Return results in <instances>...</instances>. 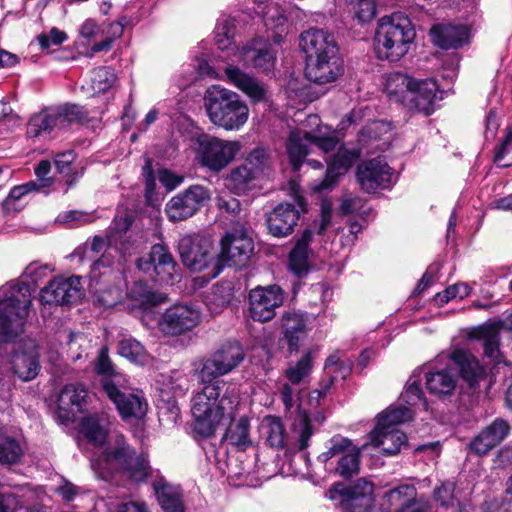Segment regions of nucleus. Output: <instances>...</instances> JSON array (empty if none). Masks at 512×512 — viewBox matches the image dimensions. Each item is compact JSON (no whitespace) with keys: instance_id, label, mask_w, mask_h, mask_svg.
I'll use <instances>...</instances> for the list:
<instances>
[{"instance_id":"obj_1","label":"nucleus","mask_w":512,"mask_h":512,"mask_svg":"<svg viewBox=\"0 0 512 512\" xmlns=\"http://www.w3.org/2000/svg\"><path fill=\"white\" fill-rule=\"evenodd\" d=\"M244 359L240 343L229 341L202 360L197 376L204 385L191 398L193 430L199 436H213L219 425L232 419L239 404L238 396L226 388L224 381L215 379L231 373Z\"/></svg>"},{"instance_id":"obj_2","label":"nucleus","mask_w":512,"mask_h":512,"mask_svg":"<svg viewBox=\"0 0 512 512\" xmlns=\"http://www.w3.org/2000/svg\"><path fill=\"white\" fill-rule=\"evenodd\" d=\"M444 359H450L460 369L463 379L473 387L484 375V369L479 361L465 348L455 347L448 353L438 355L435 364L415 369L406 383L402 394L404 401L411 405H422L427 410V401L424 397L421 384L423 378L427 390L436 397L450 396L457 386V375L448 367H438L437 364Z\"/></svg>"},{"instance_id":"obj_3","label":"nucleus","mask_w":512,"mask_h":512,"mask_svg":"<svg viewBox=\"0 0 512 512\" xmlns=\"http://www.w3.org/2000/svg\"><path fill=\"white\" fill-rule=\"evenodd\" d=\"M276 54V50L267 39L257 37L246 42L241 48L235 49L231 62L224 68L225 80L243 92L252 102L266 101L265 86L243 72L238 64L268 73L275 67Z\"/></svg>"},{"instance_id":"obj_4","label":"nucleus","mask_w":512,"mask_h":512,"mask_svg":"<svg viewBox=\"0 0 512 512\" xmlns=\"http://www.w3.org/2000/svg\"><path fill=\"white\" fill-rule=\"evenodd\" d=\"M299 47L305 55V76L309 81L325 85L344 73L338 46L329 32L310 28L300 34Z\"/></svg>"},{"instance_id":"obj_5","label":"nucleus","mask_w":512,"mask_h":512,"mask_svg":"<svg viewBox=\"0 0 512 512\" xmlns=\"http://www.w3.org/2000/svg\"><path fill=\"white\" fill-rule=\"evenodd\" d=\"M91 467L103 480L119 474L131 481L141 482L150 472L147 457L131 449L122 436L116 438L114 446L109 445L99 456L91 458Z\"/></svg>"},{"instance_id":"obj_6","label":"nucleus","mask_w":512,"mask_h":512,"mask_svg":"<svg viewBox=\"0 0 512 512\" xmlns=\"http://www.w3.org/2000/svg\"><path fill=\"white\" fill-rule=\"evenodd\" d=\"M340 138L338 132L330 126L323 125L318 115L311 114L301 124L290 131L286 151L294 170H298L306 155L308 147L314 144L324 153L333 151Z\"/></svg>"},{"instance_id":"obj_7","label":"nucleus","mask_w":512,"mask_h":512,"mask_svg":"<svg viewBox=\"0 0 512 512\" xmlns=\"http://www.w3.org/2000/svg\"><path fill=\"white\" fill-rule=\"evenodd\" d=\"M184 139L193 151L195 161L201 167L214 173L225 169L241 149L238 141L212 136L194 126L186 130Z\"/></svg>"},{"instance_id":"obj_8","label":"nucleus","mask_w":512,"mask_h":512,"mask_svg":"<svg viewBox=\"0 0 512 512\" xmlns=\"http://www.w3.org/2000/svg\"><path fill=\"white\" fill-rule=\"evenodd\" d=\"M204 106L212 124L225 131H239L249 119V107L240 96L221 85L210 86Z\"/></svg>"},{"instance_id":"obj_9","label":"nucleus","mask_w":512,"mask_h":512,"mask_svg":"<svg viewBox=\"0 0 512 512\" xmlns=\"http://www.w3.org/2000/svg\"><path fill=\"white\" fill-rule=\"evenodd\" d=\"M415 35L408 16L401 12L392 13L378 22L374 37L375 50L380 58L398 61L408 53Z\"/></svg>"},{"instance_id":"obj_10","label":"nucleus","mask_w":512,"mask_h":512,"mask_svg":"<svg viewBox=\"0 0 512 512\" xmlns=\"http://www.w3.org/2000/svg\"><path fill=\"white\" fill-rule=\"evenodd\" d=\"M31 302V289L26 283L0 287V344L11 341L22 331Z\"/></svg>"},{"instance_id":"obj_11","label":"nucleus","mask_w":512,"mask_h":512,"mask_svg":"<svg viewBox=\"0 0 512 512\" xmlns=\"http://www.w3.org/2000/svg\"><path fill=\"white\" fill-rule=\"evenodd\" d=\"M412 411L407 407H390L377 417L375 428L369 434V442L362 446L379 449L387 456L396 455L407 445V436L398 426L412 420Z\"/></svg>"},{"instance_id":"obj_12","label":"nucleus","mask_w":512,"mask_h":512,"mask_svg":"<svg viewBox=\"0 0 512 512\" xmlns=\"http://www.w3.org/2000/svg\"><path fill=\"white\" fill-rule=\"evenodd\" d=\"M87 116L86 111L77 104L65 103L42 110L33 115L28 123L27 134L39 137L62 130L74 123H79Z\"/></svg>"},{"instance_id":"obj_13","label":"nucleus","mask_w":512,"mask_h":512,"mask_svg":"<svg viewBox=\"0 0 512 512\" xmlns=\"http://www.w3.org/2000/svg\"><path fill=\"white\" fill-rule=\"evenodd\" d=\"M105 393L115 404L124 420L129 418L141 419L148 410V403L143 392L128 385L125 376H117L116 383H107Z\"/></svg>"},{"instance_id":"obj_14","label":"nucleus","mask_w":512,"mask_h":512,"mask_svg":"<svg viewBox=\"0 0 512 512\" xmlns=\"http://www.w3.org/2000/svg\"><path fill=\"white\" fill-rule=\"evenodd\" d=\"M374 486L365 479H359L354 484L345 486L337 483L326 493L332 501H338L343 512H370L373 504Z\"/></svg>"},{"instance_id":"obj_15","label":"nucleus","mask_w":512,"mask_h":512,"mask_svg":"<svg viewBox=\"0 0 512 512\" xmlns=\"http://www.w3.org/2000/svg\"><path fill=\"white\" fill-rule=\"evenodd\" d=\"M331 218L332 203L328 199H323L321 201L320 221L315 222L313 229H307L303 232L290 252L289 265L295 274L302 275L308 271L310 255L309 243L312 242L315 233L321 236L326 232L327 228L331 226Z\"/></svg>"},{"instance_id":"obj_16","label":"nucleus","mask_w":512,"mask_h":512,"mask_svg":"<svg viewBox=\"0 0 512 512\" xmlns=\"http://www.w3.org/2000/svg\"><path fill=\"white\" fill-rule=\"evenodd\" d=\"M137 267L162 284L173 285L180 280L176 262L162 244L153 245L151 251L137 261Z\"/></svg>"},{"instance_id":"obj_17","label":"nucleus","mask_w":512,"mask_h":512,"mask_svg":"<svg viewBox=\"0 0 512 512\" xmlns=\"http://www.w3.org/2000/svg\"><path fill=\"white\" fill-rule=\"evenodd\" d=\"M253 250V240L244 229L226 233L221 240V250L216 258L213 277L217 276L225 265L244 264Z\"/></svg>"},{"instance_id":"obj_18","label":"nucleus","mask_w":512,"mask_h":512,"mask_svg":"<svg viewBox=\"0 0 512 512\" xmlns=\"http://www.w3.org/2000/svg\"><path fill=\"white\" fill-rule=\"evenodd\" d=\"M178 250L183 264L191 271L200 272L212 267L210 274L213 276L216 259L207 239L199 235L185 234L178 241Z\"/></svg>"},{"instance_id":"obj_19","label":"nucleus","mask_w":512,"mask_h":512,"mask_svg":"<svg viewBox=\"0 0 512 512\" xmlns=\"http://www.w3.org/2000/svg\"><path fill=\"white\" fill-rule=\"evenodd\" d=\"M291 383H284L280 388V398L286 411L297 408V415L292 423V441L299 450L309 446V441L314 434V429L306 411L299 409V391Z\"/></svg>"},{"instance_id":"obj_20","label":"nucleus","mask_w":512,"mask_h":512,"mask_svg":"<svg viewBox=\"0 0 512 512\" xmlns=\"http://www.w3.org/2000/svg\"><path fill=\"white\" fill-rule=\"evenodd\" d=\"M210 196L206 187L193 185L172 197L166 204L165 211L171 221H183L193 216L210 199Z\"/></svg>"},{"instance_id":"obj_21","label":"nucleus","mask_w":512,"mask_h":512,"mask_svg":"<svg viewBox=\"0 0 512 512\" xmlns=\"http://www.w3.org/2000/svg\"><path fill=\"white\" fill-rule=\"evenodd\" d=\"M356 177L361 188L368 193L388 189L396 181L394 170L382 157L362 162L357 167Z\"/></svg>"},{"instance_id":"obj_22","label":"nucleus","mask_w":512,"mask_h":512,"mask_svg":"<svg viewBox=\"0 0 512 512\" xmlns=\"http://www.w3.org/2000/svg\"><path fill=\"white\" fill-rule=\"evenodd\" d=\"M283 302L284 294L278 285L258 286L249 293L250 316L259 322L269 321Z\"/></svg>"},{"instance_id":"obj_23","label":"nucleus","mask_w":512,"mask_h":512,"mask_svg":"<svg viewBox=\"0 0 512 512\" xmlns=\"http://www.w3.org/2000/svg\"><path fill=\"white\" fill-rule=\"evenodd\" d=\"M13 373L23 381L36 378L40 371L38 345L34 339L25 338L16 343L10 358Z\"/></svg>"},{"instance_id":"obj_24","label":"nucleus","mask_w":512,"mask_h":512,"mask_svg":"<svg viewBox=\"0 0 512 512\" xmlns=\"http://www.w3.org/2000/svg\"><path fill=\"white\" fill-rule=\"evenodd\" d=\"M199 309L184 304H178L165 311L159 322L160 329L167 335H180L195 328L200 323Z\"/></svg>"},{"instance_id":"obj_25","label":"nucleus","mask_w":512,"mask_h":512,"mask_svg":"<svg viewBox=\"0 0 512 512\" xmlns=\"http://www.w3.org/2000/svg\"><path fill=\"white\" fill-rule=\"evenodd\" d=\"M81 295L79 277H56L41 290L40 300L48 305H64L77 302Z\"/></svg>"},{"instance_id":"obj_26","label":"nucleus","mask_w":512,"mask_h":512,"mask_svg":"<svg viewBox=\"0 0 512 512\" xmlns=\"http://www.w3.org/2000/svg\"><path fill=\"white\" fill-rule=\"evenodd\" d=\"M361 152L358 148L342 146L329 161L325 178L313 185V190L322 192L331 189L338 178L344 175L352 165L359 159Z\"/></svg>"},{"instance_id":"obj_27","label":"nucleus","mask_w":512,"mask_h":512,"mask_svg":"<svg viewBox=\"0 0 512 512\" xmlns=\"http://www.w3.org/2000/svg\"><path fill=\"white\" fill-rule=\"evenodd\" d=\"M438 92V85L433 78L420 79L413 77V85H411V93H409L406 108L430 115L434 111Z\"/></svg>"},{"instance_id":"obj_28","label":"nucleus","mask_w":512,"mask_h":512,"mask_svg":"<svg viewBox=\"0 0 512 512\" xmlns=\"http://www.w3.org/2000/svg\"><path fill=\"white\" fill-rule=\"evenodd\" d=\"M300 211L294 205L282 203L267 215V226L271 235L285 237L291 234L299 220Z\"/></svg>"},{"instance_id":"obj_29","label":"nucleus","mask_w":512,"mask_h":512,"mask_svg":"<svg viewBox=\"0 0 512 512\" xmlns=\"http://www.w3.org/2000/svg\"><path fill=\"white\" fill-rule=\"evenodd\" d=\"M509 431L510 426L505 420L495 419L471 441L470 449L478 455L487 454L507 437Z\"/></svg>"},{"instance_id":"obj_30","label":"nucleus","mask_w":512,"mask_h":512,"mask_svg":"<svg viewBox=\"0 0 512 512\" xmlns=\"http://www.w3.org/2000/svg\"><path fill=\"white\" fill-rule=\"evenodd\" d=\"M431 37L434 44L443 49L458 48L468 42L470 31L463 24L435 25L431 29Z\"/></svg>"},{"instance_id":"obj_31","label":"nucleus","mask_w":512,"mask_h":512,"mask_svg":"<svg viewBox=\"0 0 512 512\" xmlns=\"http://www.w3.org/2000/svg\"><path fill=\"white\" fill-rule=\"evenodd\" d=\"M411 85H413V77L401 73L392 72L384 76V92L390 101L407 106L409 93H411Z\"/></svg>"},{"instance_id":"obj_32","label":"nucleus","mask_w":512,"mask_h":512,"mask_svg":"<svg viewBox=\"0 0 512 512\" xmlns=\"http://www.w3.org/2000/svg\"><path fill=\"white\" fill-rule=\"evenodd\" d=\"M153 488L157 501L163 511L185 512L182 493L179 487L160 479L153 484Z\"/></svg>"},{"instance_id":"obj_33","label":"nucleus","mask_w":512,"mask_h":512,"mask_svg":"<svg viewBox=\"0 0 512 512\" xmlns=\"http://www.w3.org/2000/svg\"><path fill=\"white\" fill-rule=\"evenodd\" d=\"M235 411H237V409ZM235 415L236 412H234V415L231 420H229L225 424L219 425L215 429V432L219 428L228 425V428L223 437L224 441H226L230 445L236 446L241 449H245L246 447L252 444L249 434V421L247 418L241 417L238 421L234 422Z\"/></svg>"},{"instance_id":"obj_34","label":"nucleus","mask_w":512,"mask_h":512,"mask_svg":"<svg viewBox=\"0 0 512 512\" xmlns=\"http://www.w3.org/2000/svg\"><path fill=\"white\" fill-rule=\"evenodd\" d=\"M284 335L291 351H297L306 336L307 326L302 314L287 313L283 318Z\"/></svg>"},{"instance_id":"obj_35","label":"nucleus","mask_w":512,"mask_h":512,"mask_svg":"<svg viewBox=\"0 0 512 512\" xmlns=\"http://www.w3.org/2000/svg\"><path fill=\"white\" fill-rule=\"evenodd\" d=\"M132 221V216L129 213H118L109 229V244H115L117 247V244L120 245L122 242H125L126 246L130 247L132 254H134L137 251V245L135 241L131 240L130 235H126Z\"/></svg>"},{"instance_id":"obj_36","label":"nucleus","mask_w":512,"mask_h":512,"mask_svg":"<svg viewBox=\"0 0 512 512\" xmlns=\"http://www.w3.org/2000/svg\"><path fill=\"white\" fill-rule=\"evenodd\" d=\"M236 32L235 20L230 18H223L218 21L215 28V41L220 50L227 51V55L223 56L227 63L231 62V58L235 49L234 36Z\"/></svg>"},{"instance_id":"obj_37","label":"nucleus","mask_w":512,"mask_h":512,"mask_svg":"<svg viewBox=\"0 0 512 512\" xmlns=\"http://www.w3.org/2000/svg\"><path fill=\"white\" fill-rule=\"evenodd\" d=\"M87 396V390L82 384H68L59 395V409L66 412L80 411Z\"/></svg>"},{"instance_id":"obj_38","label":"nucleus","mask_w":512,"mask_h":512,"mask_svg":"<svg viewBox=\"0 0 512 512\" xmlns=\"http://www.w3.org/2000/svg\"><path fill=\"white\" fill-rule=\"evenodd\" d=\"M260 430L266 442L273 448L281 449L285 445L286 433L280 418L266 416L262 419Z\"/></svg>"},{"instance_id":"obj_39","label":"nucleus","mask_w":512,"mask_h":512,"mask_svg":"<svg viewBox=\"0 0 512 512\" xmlns=\"http://www.w3.org/2000/svg\"><path fill=\"white\" fill-rule=\"evenodd\" d=\"M256 177L254 171L250 170L248 165L242 164L232 169L227 175L225 178V186L233 193L240 195L249 189L250 183Z\"/></svg>"},{"instance_id":"obj_40","label":"nucleus","mask_w":512,"mask_h":512,"mask_svg":"<svg viewBox=\"0 0 512 512\" xmlns=\"http://www.w3.org/2000/svg\"><path fill=\"white\" fill-rule=\"evenodd\" d=\"M91 250L95 253L103 252L102 257L97 262L94 263V270H96L100 265L109 264V262L106 261V258L108 255H111L112 250L118 252L120 256L124 259L132 255V249L126 246L125 242H122L120 245L117 244V247L115 246V244L110 245L109 234L107 235L106 239L100 236H95L92 240Z\"/></svg>"},{"instance_id":"obj_41","label":"nucleus","mask_w":512,"mask_h":512,"mask_svg":"<svg viewBox=\"0 0 512 512\" xmlns=\"http://www.w3.org/2000/svg\"><path fill=\"white\" fill-rule=\"evenodd\" d=\"M80 433L95 447H100L107 438V427L98 417L90 416L82 420Z\"/></svg>"},{"instance_id":"obj_42","label":"nucleus","mask_w":512,"mask_h":512,"mask_svg":"<svg viewBox=\"0 0 512 512\" xmlns=\"http://www.w3.org/2000/svg\"><path fill=\"white\" fill-rule=\"evenodd\" d=\"M23 453V447L18 439L0 431V463H17L23 456Z\"/></svg>"},{"instance_id":"obj_43","label":"nucleus","mask_w":512,"mask_h":512,"mask_svg":"<svg viewBox=\"0 0 512 512\" xmlns=\"http://www.w3.org/2000/svg\"><path fill=\"white\" fill-rule=\"evenodd\" d=\"M157 389L160 391L161 396L166 398L168 401L176 396H180L184 394L186 390L185 378L176 374V375H159L156 380Z\"/></svg>"},{"instance_id":"obj_44","label":"nucleus","mask_w":512,"mask_h":512,"mask_svg":"<svg viewBox=\"0 0 512 512\" xmlns=\"http://www.w3.org/2000/svg\"><path fill=\"white\" fill-rule=\"evenodd\" d=\"M118 351L121 356L139 365H144L149 361V355L143 345L132 337H124L119 342Z\"/></svg>"},{"instance_id":"obj_45","label":"nucleus","mask_w":512,"mask_h":512,"mask_svg":"<svg viewBox=\"0 0 512 512\" xmlns=\"http://www.w3.org/2000/svg\"><path fill=\"white\" fill-rule=\"evenodd\" d=\"M352 445L353 443L350 439L341 435H335L326 442L325 451L318 455L317 460L320 463L327 464L335 457L340 459L343 454L351 449Z\"/></svg>"},{"instance_id":"obj_46","label":"nucleus","mask_w":512,"mask_h":512,"mask_svg":"<svg viewBox=\"0 0 512 512\" xmlns=\"http://www.w3.org/2000/svg\"><path fill=\"white\" fill-rule=\"evenodd\" d=\"M130 296L139 306L146 310L150 306H156L166 300L163 294L152 292L146 284L136 282L130 291Z\"/></svg>"},{"instance_id":"obj_47","label":"nucleus","mask_w":512,"mask_h":512,"mask_svg":"<svg viewBox=\"0 0 512 512\" xmlns=\"http://www.w3.org/2000/svg\"><path fill=\"white\" fill-rule=\"evenodd\" d=\"M95 370L98 375L102 377V386L105 390L107 383H116L117 376H124L120 372L116 371L111 359L108 356V349L102 347L98 353L95 361Z\"/></svg>"},{"instance_id":"obj_48","label":"nucleus","mask_w":512,"mask_h":512,"mask_svg":"<svg viewBox=\"0 0 512 512\" xmlns=\"http://www.w3.org/2000/svg\"><path fill=\"white\" fill-rule=\"evenodd\" d=\"M311 370L312 354L308 351L295 364L286 369L285 377L292 385H299L310 375Z\"/></svg>"},{"instance_id":"obj_49","label":"nucleus","mask_w":512,"mask_h":512,"mask_svg":"<svg viewBox=\"0 0 512 512\" xmlns=\"http://www.w3.org/2000/svg\"><path fill=\"white\" fill-rule=\"evenodd\" d=\"M231 298L232 292L229 285H215L206 296L205 303L212 314H217L230 303Z\"/></svg>"},{"instance_id":"obj_50","label":"nucleus","mask_w":512,"mask_h":512,"mask_svg":"<svg viewBox=\"0 0 512 512\" xmlns=\"http://www.w3.org/2000/svg\"><path fill=\"white\" fill-rule=\"evenodd\" d=\"M359 459L360 449L353 444L351 449L338 459L335 472L344 478L352 477L359 470Z\"/></svg>"},{"instance_id":"obj_51","label":"nucleus","mask_w":512,"mask_h":512,"mask_svg":"<svg viewBox=\"0 0 512 512\" xmlns=\"http://www.w3.org/2000/svg\"><path fill=\"white\" fill-rule=\"evenodd\" d=\"M416 489L413 485L402 484L398 487L389 490L385 494V499L390 506H401L417 503L415 501Z\"/></svg>"},{"instance_id":"obj_52","label":"nucleus","mask_w":512,"mask_h":512,"mask_svg":"<svg viewBox=\"0 0 512 512\" xmlns=\"http://www.w3.org/2000/svg\"><path fill=\"white\" fill-rule=\"evenodd\" d=\"M324 369L331 384L338 378L345 379L351 372V365L341 360L339 352H334L327 358Z\"/></svg>"},{"instance_id":"obj_53","label":"nucleus","mask_w":512,"mask_h":512,"mask_svg":"<svg viewBox=\"0 0 512 512\" xmlns=\"http://www.w3.org/2000/svg\"><path fill=\"white\" fill-rule=\"evenodd\" d=\"M91 89L94 93H104L116 82V75L110 68L100 67L91 74Z\"/></svg>"},{"instance_id":"obj_54","label":"nucleus","mask_w":512,"mask_h":512,"mask_svg":"<svg viewBox=\"0 0 512 512\" xmlns=\"http://www.w3.org/2000/svg\"><path fill=\"white\" fill-rule=\"evenodd\" d=\"M35 190H37V184L35 182H28L26 184L12 188L3 203L5 211L8 212L10 210L16 211L22 209V205H17V202L20 201L28 193Z\"/></svg>"},{"instance_id":"obj_55","label":"nucleus","mask_w":512,"mask_h":512,"mask_svg":"<svg viewBox=\"0 0 512 512\" xmlns=\"http://www.w3.org/2000/svg\"><path fill=\"white\" fill-rule=\"evenodd\" d=\"M356 18L361 22L371 21L376 14L374 0H349Z\"/></svg>"},{"instance_id":"obj_56","label":"nucleus","mask_w":512,"mask_h":512,"mask_svg":"<svg viewBox=\"0 0 512 512\" xmlns=\"http://www.w3.org/2000/svg\"><path fill=\"white\" fill-rule=\"evenodd\" d=\"M243 462L238 459H230L227 463L228 478L234 485H250L249 472L242 467Z\"/></svg>"},{"instance_id":"obj_57","label":"nucleus","mask_w":512,"mask_h":512,"mask_svg":"<svg viewBox=\"0 0 512 512\" xmlns=\"http://www.w3.org/2000/svg\"><path fill=\"white\" fill-rule=\"evenodd\" d=\"M268 163V155L265 149L256 148L246 158L244 165H248L250 170L258 177L263 173Z\"/></svg>"},{"instance_id":"obj_58","label":"nucleus","mask_w":512,"mask_h":512,"mask_svg":"<svg viewBox=\"0 0 512 512\" xmlns=\"http://www.w3.org/2000/svg\"><path fill=\"white\" fill-rule=\"evenodd\" d=\"M54 271V267L50 264H41L39 262H31L24 270L23 276L32 283L37 284L48 274Z\"/></svg>"},{"instance_id":"obj_59","label":"nucleus","mask_w":512,"mask_h":512,"mask_svg":"<svg viewBox=\"0 0 512 512\" xmlns=\"http://www.w3.org/2000/svg\"><path fill=\"white\" fill-rule=\"evenodd\" d=\"M124 25L120 22H114L109 25V31L107 32V36L100 41L99 43H96L92 46L91 50L92 52H100V51H107L111 47V43L114 41V39L120 37L123 33Z\"/></svg>"},{"instance_id":"obj_60","label":"nucleus","mask_w":512,"mask_h":512,"mask_svg":"<svg viewBox=\"0 0 512 512\" xmlns=\"http://www.w3.org/2000/svg\"><path fill=\"white\" fill-rule=\"evenodd\" d=\"M482 337L485 355L496 360L499 354V337L497 332L491 327L484 328L482 329Z\"/></svg>"},{"instance_id":"obj_61","label":"nucleus","mask_w":512,"mask_h":512,"mask_svg":"<svg viewBox=\"0 0 512 512\" xmlns=\"http://www.w3.org/2000/svg\"><path fill=\"white\" fill-rule=\"evenodd\" d=\"M40 47L45 50L53 45H60L67 40V35L64 31L57 28H52L48 33H43L38 36Z\"/></svg>"},{"instance_id":"obj_62","label":"nucleus","mask_w":512,"mask_h":512,"mask_svg":"<svg viewBox=\"0 0 512 512\" xmlns=\"http://www.w3.org/2000/svg\"><path fill=\"white\" fill-rule=\"evenodd\" d=\"M82 38L90 41L104 35V28L93 19H86L79 28Z\"/></svg>"},{"instance_id":"obj_63","label":"nucleus","mask_w":512,"mask_h":512,"mask_svg":"<svg viewBox=\"0 0 512 512\" xmlns=\"http://www.w3.org/2000/svg\"><path fill=\"white\" fill-rule=\"evenodd\" d=\"M56 222L67 225H82L89 222V215L80 211H65L59 214Z\"/></svg>"},{"instance_id":"obj_64","label":"nucleus","mask_w":512,"mask_h":512,"mask_svg":"<svg viewBox=\"0 0 512 512\" xmlns=\"http://www.w3.org/2000/svg\"><path fill=\"white\" fill-rule=\"evenodd\" d=\"M75 160L73 151H66L57 154L54 159V164L60 174L68 176L72 172V164Z\"/></svg>"}]
</instances>
